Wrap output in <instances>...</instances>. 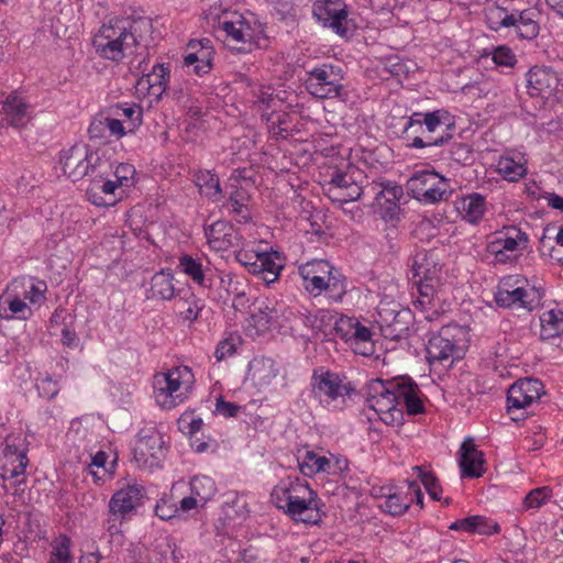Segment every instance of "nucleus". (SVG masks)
<instances>
[{"mask_svg":"<svg viewBox=\"0 0 563 563\" xmlns=\"http://www.w3.org/2000/svg\"><path fill=\"white\" fill-rule=\"evenodd\" d=\"M108 455L103 451L97 452L93 456H91V462L88 464L89 474L93 477L95 482L103 479V476L107 473L106 462Z\"/></svg>","mask_w":563,"mask_h":563,"instance_id":"nucleus-63","label":"nucleus"},{"mask_svg":"<svg viewBox=\"0 0 563 563\" xmlns=\"http://www.w3.org/2000/svg\"><path fill=\"white\" fill-rule=\"evenodd\" d=\"M413 285L417 287L418 296L413 300V306L416 309H420L421 311H427L432 308L435 294L440 284H433L430 282L415 279L412 280Z\"/></svg>","mask_w":563,"mask_h":563,"instance_id":"nucleus-51","label":"nucleus"},{"mask_svg":"<svg viewBox=\"0 0 563 563\" xmlns=\"http://www.w3.org/2000/svg\"><path fill=\"white\" fill-rule=\"evenodd\" d=\"M52 552L48 563H73L70 554L71 540L65 534H60L52 542Z\"/></svg>","mask_w":563,"mask_h":563,"instance_id":"nucleus-56","label":"nucleus"},{"mask_svg":"<svg viewBox=\"0 0 563 563\" xmlns=\"http://www.w3.org/2000/svg\"><path fill=\"white\" fill-rule=\"evenodd\" d=\"M374 196L373 207L386 220H393L399 212V200L404 196L401 186L394 183H373L367 186L366 195Z\"/></svg>","mask_w":563,"mask_h":563,"instance_id":"nucleus-17","label":"nucleus"},{"mask_svg":"<svg viewBox=\"0 0 563 563\" xmlns=\"http://www.w3.org/2000/svg\"><path fill=\"white\" fill-rule=\"evenodd\" d=\"M495 301L503 308H525L531 311L539 306L540 296L532 288L517 287L514 290L499 289Z\"/></svg>","mask_w":563,"mask_h":563,"instance_id":"nucleus-29","label":"nucleus"},{"mask_svg":"<svg viewBox=\"0 0 563 563\" xmlns=\"http://www.w3.org/2000/svg\"><path fill=\"white\" fill-rule=\"evenodd\" d=\"M89 157L87 176L90 177V181L106 179L111 176L112 164L109 159L99 156L98 153L95 152H91Z\"/></svg>","mask_w":563,"mask_h":563,"instance_id":"nucleus-57","label":"nucleus"},{"mask_svg":"<svg viewBox=\"0 0 563 563\" xmlns=\"http://www.w3.org/2000/svg\"><path fill=\"white\" fill-rule=\"evenodd\" d=\"M241 343L242 339L238 333H230L227 338L220 341L216 347L214 356L217 361H223L235 354L236 349Z\"/></svg>","mask_w":563,"mask_h":563,"instance_id":"nucleus-62","label":"nucleus"},{"mask_svg":"<svg viewBox=\"0 0 563 563\" xmlns=\"http://www.w3.org/2000/svg\"><path fill=\"white\" fill-rule=\"evenodd\" d=\"M323 191L333 202L345 203L366 195L367 186L362 185L363 173L352 165L345 169L331 168Z\"/></svg>","mask_w":563,"mask_h":563,"instance_id":"nucleus-7","label":"nucleus"},{"mask_svg":"<svg viewBox=\"0 0 563 563\" xmlns=\"http://www.w3.org/2000/svg\"><path fill=\"white\" fill-rule=\"evenodd\" d=\"M354 388L345 377L319 367L311 377V393L318 402L331 411L342 410Z\"/></svg>","mask_w":563,"mask_h":563,"instance_id":"nucleus-5","label":"nucleus"},{"mask_svg":"<svg viewBox=\"0 0 563 563\" xmlns=\"http://www.w3.org/2000/svg\"><path fill=\"white\" fill-rule=\"evenodd\" d=\"M299 470L303 476L312 477L319 473H331L330 460L327 456L319 455L313 451H306L298 462Z\"/></svg>","mask_w":563,"mask_h":563,"instance_id":"nucleus-47","label":"nucleus"},{"mask_svg":"<svg viewBox=\"0 0 563 563\" xmlns=\"http://www.w3.org/2000/svg\"><path fill=\"white\" fill-rule=\"evenodd\" d=\"M148 558L152 563H179L183 555L174 539L166 536L155 540Z\"/></svg>","mask_w":563,"mask_h":563,"instance_id":"nucleus-38","label":"nucleus"},{"mask_svg":"<svg viewBox=\"0 0 563 563\" xmlns=\"http://www.w3.org/2000/svg\"><path fill=\"white\" fill-rule=\"evenodd\" d=\"M212 27L216 36L238 53L261 47L262 41L267 38L261 24L252 23L238 11H222L212 19Z\"/></svg>","mask_w":563,"mask_h":563,"instance_id":"nucleus-1","label":"nucleus"},{"mask_svg":"<svg viewBox=\"0 0 563 563\" xmlns=\"http://www.w3.org/2000/svg\"><path fill=\"white\" fill-rule=\"evenodd\" d=\"M214 51L211 42L208 38L191 40L187 45L186 54L184 55V66L190 68L196 62H209L212 64Z\"/></svg>","mask_w":563,"mask_h":563,"instance_id":"nucleus-41","label":"nucleus"},{"mask_svg":"<svg viewBox=\"0 0 563 563\" xmlns=\"http://www.w3.org/2000/svg\"><path fill=\"white\" fill-rule=\"evenodd\" d=\"M395 378L384 380L371 379L365 386V398L368 407L373 409L380 420L388 426L402 424V416L397 407Z\"/></svg>","mask_w":563,"mask_h":563,"instance_id":"nucleus-6","label":"nucleus"},{"mask_svg":"<svg viewBox=\"0 0 563 563\" xmlns=\"http://www.w3.org/2000/svg\"><path fill=\"white\" fill-rule=\"evenodd\" d=\"M459 210L463 219L472 224H477L486 212V199L481 194H470L462 198Z\"/></svg>","mask_w":563,"mask_h":563,"instance_id":"nucleus-39","label":"nucleus"},{"mask_svg":"<svg viewBox=\"0 0 563 563\" xmlns=\"http://www.w3.org/2000/svg\"><path fill=\"white\" fill-rule=\"evenodd\" d=\"M541 331L543 340H549L560 335L563 332V311L547 310L540 316Z\"/></svg>","mask_w":563,"mask_h":563,"instance_id":"nucleus-48","label":"nucleus"},{"mask_svg":"<svg viewBox=\"0 0 563 563\" xmlns=\"http://www.w3.org/2000/svg\"><path fill=\"white\" fill-rule=\"evenodd\" d=\"M13 283H20L19 291L23 296L24 301H29L27 305L41 306L45 300V294L47 291V285L44 280L30 277L22 278L21 280L15 279Z\"/></svg>","mask_w":563,"mask_h":563,"instance_id":"nucleus-42","label":"nucleus"},{"mask_svg":"<svg viewBox=\"0 0 563 563\" xmlns=\"http://www.w3.org/2000/svg\"><path fill=\"white\" fill-rule=\"evenodd\" d=\"M312 15L341 37L347 38L353 34L354 24L342 0H317L312 5Z\"/></svg>","mask_w":563,"mask_h":563,"instance_id":"nucleus-14","label":"nucleus"},{"mask_svg":"<svg viewBox=\"0 0 563 563\" xmlns=\"http://www.w3.org/2000/svg\"><path fill=\"white\" fill-rule=\"evenodd\" d=\"M150 69V52L146 46H137L134 48V56L129 62V70L133 75L143 76Z\"/></svg>","mask_w":563,"mask_h":563,"instance_id":"nucleus-61","label":"nucleus"},{"mask_svg":"<svg viewBox=\"0 0 563 563\" xmlns=\"http://www.w3.org/2000/svg\"><path fill=\"white\" fill-rule=\"evenodd\" d=\"M135 168L133 165L128 163H120L115 169H112V179L117 186L124 192L125 189L131 188L134 185Z\"/></svg>","mask_w":563,"mask_h":563,"instance_id":"nucleus-59","label":"nucleus"},{"mask_svg":"<svg viewBox=\"0 0 563 563\" xmlns=\"http://www.w3.org/2000/svg\"><path fill=\"white\" fill-rule=\"evenodd\" d=\"M0 450L2 455V464L0 465V476L3 481L2 488H8L7 481L25 473L29 460L24 441L20 437H7Z\"/></svg>","mask_w":563,"mask_h":563,"instance_id":"nucleus-16","label":"nucleus"},{"mask_svg":"<svg viewBox=\"0 0 563 563\" xmlns=\"http://www.w3.org/2000/svg\"><path fill=\"white\" fill-rule=\"evenodd\" d=\"M552 500V487L540 486L531 489L521 503L522 511H537Z\"/></svg>","mask_w":563,"mask_h":563,"instance_id":"nucleus-52","label":"nucleus"},{"mask_svg":"<svg viewBox=\"0 0 563 563\" xmlns=\"http://www.w3.org/2000/svg\"><path fill=\"white\" fill-rule=\"evenodd\" d=\"M166 451L164 437L155 426H146L139 431L133 455L140 468L153 470L158 467L165 457Z\"/></svg>","mask_w":563,"mask_h":563,"instance_id":"nucleus-12","label":"nucleus"},{"mask_svg":"<svg viewBox=\"0 0 563 563\" xmlns=\"http://www.w3.org/2000/svg\"><path fill=\"white\" fill-rule=\"evenodd\" d=\"M527 82L531 96L549 97L556 91L560 79L552 68L536 66L527 73Z\"/></svg>","mask_w":563,"mask_h":563,"instance_id":"nucleus-28","label":"nucleus"},{"mask_svg":"<svg viewBox=\"0 0 563 563\" xmlns=\"http://www.w3.org/2000/svg\"><path fill=\"white\" fill-rule=\"evenodd\" d=\"M205 235L209 246L214 251H228L242 245V235L238 229L228 221H217L205 228Z\"/></svg>","mask_w":563,"mask_h":563,"instance_id":"nucleus-24","label":"nucleus"},{"mask_svg":"<svg viewBox=\"0 0 563 563\" xmlns=\"http://www.w3.org/2000/svg\"><path fill=\"white\" fill-rule=\"evenodd\" d=\"M20 283H12L0 296V318L27 320L32 316V308L21 297Z\"/></svg>","mask_w":563,"mask_h":563,"instance_id":"nucleus-26","label":"nucleus"},{"mask_svg":"<svg viewBox=\"0 0 563 563\" xmlns=\"http://www.w3.org/2000/svg\"><path fill=\"white\" fill-rule=\"evenodd\" d=\"M245 286L242 277L233 274H222V272H220L218 284L213 290L221 291L223 295L222 299H225V297L231 295L235 297L240 296V294H245ZM219 300H221V298Z\"/></svg>","mask_w":563,"mask_h":563,"instance_id":"nucleus-53","label":"nucleus"},{"mask_svg":"<svg viewBox=\"0 0 563 563\" xmlns=\"http://www.w3.org/2000/svg\"><path fill=\"white\" fill-rule=\"evenodd\" d=\"M349 342L357 354L367 356L374 353L372 331L358 321Z\"/></svg>","mask_w":563,"mask_h":563,"instance_id":"nucleus-50","label":"nucleus"},{"mask_svg":"<svg viewBox=\"0 0 563 563\" xmlns=\"http://www.w3.org/2000/svg\"><path fill=\"white\" fill-rule=\"evenodd\" d=\"M457 351L459 347L451 338V329L449 327L442 328L438 334L430 338L427 346L430 363L449 361Z\"/></svg>","mask_w":563,"mask_h":563,"instance_id":"nucleus-33","label":"nucleus"},{"mask_svg":"<svg viewBox=\"0 0 563 563\" xmlns=\"http://www.w3.org/2000/svg\"><path fill=\"white\" fill-rule=\"evenodd\" d=\"M195 376L187 366H177L153 377V390L156 404L170 410L183 404L191 394Z\"/></svg>","mask_w":563,"mask_h":563,"instance_id":"nucleus-4","label":"nucleus"},{"mask_svg":"<svg viewBox=\"0 0 563 563\" xmlns=\"http://www.w3.org/2000/svg\"><path fill=\"white\" fill-rule=\"evenodd\" d=\"M0 129L23 130L34 118V107L25 95L15 90L0 100Z\"/></svg>","mask_w":563,"mask_h":563,"instance_id":"nucleus-15","label":"nucleus"},{"mask_svg":"<svg viewBox=\"0 0 563 563\" xmlns=\"http://www.w3.org/2000/svg\"><path fill=\"white\" fill-rule=\"evenodd\" d=\"M90 154L91 151L85 144H75L62 151L59 164L62 165L64 174L73 181L86 177L88 174Z\"/></svg>","mask_w":563,"mask_h":563,"instance_id":"nucleus-22","label":"nucleus"},{"mask_svg":"<svg viewBox=\"0 0 563 563\" xmlns=\"http://www.w3.org/2000/svg\"><path fill=\"white\" fill-rule=\"evenodd\" d=\"M122 194L123 192H121V189L111 177L90 181L86 191L88 200L97 207H109L115 205V202L121 199Z\"/></svg>","mask_w":563,"mask_h":563,"instance_id":"nucleus-30","label":"nucleus"},{"mask_svg":"<svg viewBox=\"0 0 563 563\" xmlns=\"http://www.w3.org/2000/svg\"><path fill=\"white\" fill-rule=\"evenodd\" d=\"M249 196L243 189H235L230 194L228 201L223 205L224 208H229L231 212L240 217L243 221L251 219V213L247 208Z\"/></svg>","mask_w":563,"mask_h":563,"instance_id":"nucleus-55","label":"nucleus"},{"mask_svg":"<svg viewBox=\"0 0 563 563\" xmlns=\"http://www.w3.org/2000/svg\"><path fill=\"white\" fill-rule=\"evenodd\" d=\"M412 280L421 279L433 284H441L442 266L433 251H418L409 260Z\"/></svg>","mask_w":563,"mask_h":563,"instance_id":"nucleus-25","label":"nucleus"},{"mask_svg":"<svg viewBox=\"0 0 563 563\" xmlns=\"http://www.w3.org/2000/svg\"><path fill=\"white\" fill-rule=\"evenodd\" d=\"M312 494H317L309 484L299 477L288 476L279 482L272 492V498L274 503L283 501L287 498H299L301 501L305 497H310Z\"/></svg>","mask_w":563,"mask_h":563,"instance_id":"nucleus-34","label":"nucleus"},{"mask_svg":"<svg viewBox=\"0 0 563 563\" xmlns=\"http://www.w3.org/2000/svg\"><path fill=\"white\" fill-rule=\"evenodd\" d=\"M515 27L516 34L521 40H534L539 35L540 26L536 20V13L531 10H521L515 13Z\"/></svg>","mask_w":563,"mask_h":563,"instance_id":"nucleus-43","label":"nucleus"},{"mask_svg":"<svg viewBox=\"0 0 563 563\" xmlns=\"http://www.w3.org/2000/svg\"><path fill=\"white\" fill-rule=\"evenodd\" d=\"M529 238L521 229L509 225L493 234L486 251L500 264L515 261L522 251L527 250Z\"/></svg>","mask_w":563,"mask_h":563,"instance_id":"nucleus-10","label":"nucleus"},{"mask_svg":"<svg viewBox=\"0 0 563 563\" xmlns=\"http://www.w3.org/2000/svg\"><path fill=\"white\" fill-rule=\"evenodd\" d=\"M527 163L522 153L509 151L499 157L496 170L505 180L517 183L527 175Z\"/></svg>","mask_w":563,"mask_h":563,"instance_id":"nucleus-32","label":"nucleus"},{"mask_svg":"<svg viewBox=\"0 0 563 563\" xmlns=\"http://www.w3.org/2000/svg\"><path fill=\"white\" fill-rule=\"evenodd\" d=\"M305 289L314 297L324 294L330 300L341 301L346 294L342 274L328 261L313 260L299 266Z\"/></svg>","mask_w":563,"mask_h":563,"instance_id":"nucleus-3","label":"nucleus"},{"mask_svg":"<svg viewBox=\"0 0 563 563\" xmlns=\"http://www.w3.org/2000/svg\"><path fill=\"white\" fill-rule=\"evenodd\" d=\"M145 498V488L136 483L128 484L117 490L109 500L108 531L118 532L117 520L123 521L135 512L137 507L143 504Z\"/></svg>","mask_w":563,"mask_h":563,"instance_id":"nucleus-13","label":"nucleus"},{"mask_svg":"<svg viewBox=\"0 0 563 563\" xmlns=\"http://www.w3.org/2000/svg\"><path fill=\"white\" fill-rule=\"evenodd\" d=\"M516 11L508 12L507 9L492 4L485 9V21L492 31H499L503 27H511L515 22Z\"/></svg>","mask_w":563,"mask_h":563,"instance_id":"nucleus-49","label":"nucleus"},{"mask_svg":"<svg viewBox=\"0 0 563 563\" xmlns=\"http://www.w3.org/2000/svg\"><path fill=\"white\" fill-rule=\"evenodd\" d=\"M544 393L543 384L537 378H523L514 383L507 391V410L514 415L516 410L526 409Z\"/></svg>","mask_w":563,"mask_h":563,"instance_id":"nucleus-19","label":"nucleus"},{"mask_svg":"<svg viewBox=\"0 0 563 563\" xmlns=\"http://www.w3.org/2000/svg\"><path fill=\"white\" fill-rule=\"evenodd\" d=\"M394 395L402 417L404 412L408 416L424 412L423 395L412 378L408 376L396 377Z\"/></svg>","mask_w":563,"mask_h":563,"instance_id":"nucleus-18","label":"nucleus"},{"mask_svg":"<svg viewBox=\"0 0 563 563\" xmlns=\"http://www.w3.org/2000/svg\"><path fill=\"white\" fill-rule=\"evenodd\" d=\"M36 388L41 397L53 399L59 393V383L46 375L37 379Z\"/></svg>","mask_w":563,"mask_h":563,"instance_id":"nucleus-64","label":"nucleus"},{"mask_svg":"<svg viewBox=\"0 0 563 563\" xmlns=\"http://www.w3.org/2000/svg\"><path fill=\"white\" fill-rule=\"evenodd\" d=\"M412 471H413V473L417 474V476L423 484V486H424L426 490L428 492V494L430 495V497L434 500H440L441 494H442V488H441L435 475L432 472L427 471L421 466H415L412 468Z\"/></svg>","mask_w":563,"mask_h":563,"instance_id":"nucleus-60","label":"nucleus"},{"mask_svg":"<svg viewBox=\"0 0 563 563\" xmlns=\"http://www.w3.org/2000/svg\"><path fill=\"white\" fill-rule=\"evenodd\" d=\"M275 505L277 508L283 509L285 514L295 521L314 525L321 520V501L317 494L305 497L303 501L299 498H287L283 499V501L275 503Z\"/></svg>","mask_w":563,"mask_h":563,"instance_id":"nucleus-21","label":"nucleus"},{"mask_svg":"<svg viewBox=\"0 0 563 563\" xmlns=\"http://www.w3.org/2000/svg\"><path fill=\"white\" fill-rule=\"evenodd\" d=\"M205 308V301L194 292L187 291L175 301V309L184 321L192 323Z\"/></svg>","mask_w":563,"mask_h":563,"instance_id":"nucleus-45","label":"nucleus"},{"mask_svg":"<svg viewBox=\"0 0 563 563\" xmlns=\"http://www.w3.org/2000/svg\"><path fill=\"white\" fill-rule=\"evenodd\" d=\"M194 181L202 196L218 202L222 198L219 177L208 169H199L194 174Z\"/></svg>","mask_w":563,"mask_h":563,"instance_id":"nucleus-40","label":"nucleus"},{"mask_svg":"<svg viewBox=\"0 0 563 563\" xmlns=\"http://www.w3.org/2000/svg\"><path fill=\"white\" fill-rule=\"evenodd\" d=\"M451 530H461L468 533H478L492 536L499 532V526L494 520L485 516H468L463 519H457L449 527Z\"/></svg>","mask_w":563,"mask_h":563,"instance_id":"nucleus-36","label":"nucleus"},{"mask_svg":"<svg viewBox=\"0 0 563 563\" xmlns=\"http://www.w3.org/2000/svg\"><path fill=\"white\" fill-rule=\"evenodd\" d=\"M173 274L169 272L161 271L151 279V287L148 289V298L170 300L175 296V287L173 283Z\"/></svg>","mask_w":563,"mask_h":563,"instance_id":"nucleus-46","label":"nucleus"},{"mask_svg":"<svg viewBox=\"0 0 563 563\" xmlns=\"http://www.w3.org/2000/svg\"><path fill=\"white\" fill-rule=\"evenodd\" d=\"M122 125L121 119L114 118L111 113L109 115L98 114L90 122L88 134L91 140L110 143L126 134Z\"/></svg>","mask_w":563,"mask_h":563,"instance_id":"nucleus-27","label":"nucleus"},{"mask_svg":"<svg viewBox=\"0 0 563 563\" xmlns=\"http://www.w3.org/2000/svg\"><path fill=\"white\" fill-rule=\"evenodd\" d=\"M485 460L482 451L477 450L473 439H466L461 445L460 467L462 477L478 478L485 473Z\"/></svg>","mask_w":563,"mask_h":563,"instance_id":"nucleus-31","label":"nucleus"},{"mask_svg":"<svg viewBox=\"0 0 563 563\" xmlns=\"http://www.w3.org/2000/svg\"><path fill=\"white\" fill-rule=\"evenodd\" d=\"M411 196L424 203L446 200L451 195L449 180L434 170L415 173L407 181Z\"/></svg>","mask_w":563,"mask_h":563,"instance_id":"nucleus-11","label":"nucleus"},{"mask_svg":"<svg viewBox=\"0 0 563 563\" xmlns=\"http://www.w3.org/2000/svg\"><path fill=\"white\" fill-rule=\"evenodd\" d=\"M278 373V367L273 358L261 356L250 362L247 375L256 387L263 388L271 385Z\"/></svg>","mask_w":563,"mask_h":563,"instance_id":"nucleus-35","label":"nucleus"},{"mask_svg":"<svg viewBox=\"0 0 563 563\" xmlns=\"http://www.w3.org/2000/svg\"><path fill=\"white\" fill-rule=\"evenodd\" d=\"M170 78L169 64H154L136 81V90L158 101L168 88Z\"/></svg>","mask_w":563,"mask_h":563,"instance_id":"nucleus-23","label":"nucleus"},{"mask_svg":"<svg viewBox=\"0 0 563 563\" xmlns=\"http://www.w3.org/2000/svg\"><path fill=\"white\" fill-rule=\"evenodd\" d=\"M282 269L283 264L277 252H263L254 275H260L269 285L278 279Z\"/></svg>","mask_w":563,"mask_h":563,"instance_id":"nucleus-44","label":"nucleus"},{"mask_svg":"<svg viewBox=\"0 0 563 563\" xmlns=\"http://www.w3.org/2000/svg\"><path fill=\"white\" fill-rule=\"evenodd\" d=\"M132 29L130 19H113L104 23L92 41L96 53L112 62H120L133 54L137 40Z\"/></svg>","mask_w":563,"mask_h":563,"instance_id":"nucleus-2","label":"nucleus"},{"mask_svg":"<svg viewBox=\"0 0 563 563\" xmlns=\"http://www.w3.org/2000/svg\"><path fill=\"white\" fill-rule=\"evenodd\" d=\"M449 119V113L445 110H435L432 112H428L422 114L421 121L423 128L427 131V135L424 136H413L412 143H409V147L412 148H423L429 146H442L446 143L451 135L449 133L441 134L435 136L434 133L438 132L442 126L448 128L450 124L445 121Z\"/></svg>","mask_w":563,"mask_h":563,"instance_id":"nucleus-20","label":"nucleus"},{"mask_svg":"<svg viewBox=\"0 0 563 563\" xmlns=\"http://www.w3.org/2000/svg\"><path fill=\"white\" fill-rule=\"evenodd\" d=\"M216 483L211 477L206 475L192 477L190 482V493L198 498V501L206 505V503L216 495Z\"/></svg>","mask_w":563,"mask_h":563,"instance_id":"nucleus-54","label":"nucleus"},{"mask_svg":"<svg viewBox=\"0 0 563 563\" xmlns=\"http://www.w3.org/2000/svg\"><path fill=\"white\" fill-rule=\"evenodd\" d=\"M307 91L319 99L341 98L344 92V71L340 65L323 63L306 73Z\"/></svg>","mask_w":563,"mask_h":563,"instance_id":"nucleus-8","label":"nucleus"},{"mask_svg":"<svg viewBox=\"0 0 563 563\" xmlns=\"http://www.w3.org/2000/svg\"><path fill=\"white\" fill-rule=\"evenodd\" d=\"M411 503L412 497H409L408 494L394 493L386 496L380 507L391 516H400L407 511Z\"/></svg>","mask_w":563,"mask_h":563,"instance_id":"nucleus-58","label":"nucleus"},{"mask_svg":"<svg viewBox=\"0 0 563 563\" xmlns=\"http://www.w3.org/2000/svg\"><path fill=\"white\" fill-rule=\"evenodd\" d=\"M109 113L121 119L126 133H133L142 124L143 110L135 103L114 104L109 109Z\"/></svg>","mask_w":563,"mask_h":563,"instance_id":"nucleus-37","label":"nucleus"},{"mask_svg":"<svg viewBox=\"0 0 563 563\" xmlns=\"http://www.w3.org/2000/svg\"><path fill=\"white\" fill-rule=\"evenodd\" d=\"M177 268L199 288L207 290L211 299L217 300L223 297L221 291L213 290L218 284L220 271L207 256L184 253L178 257Z\"/></svg>","mask_w":563,"mask_h":563,"instance_id":"nucleus-9","label":"nucleus"}]
</instances>
